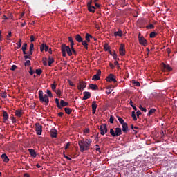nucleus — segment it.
<instances>
[{"mask_svg":"<svg viewBox=\"0 0 177 177\" xmlns=\"http://www.w3.org/2000/svg\"><path fill=\"white\" fill-rule=\"evenodd\" d=\"M43 46L44 48V50L45 52H48V50H49V46L45 44H43Z\"/></svg>","mask_w":177,"mask_h":177,"instance_id":"nucleus-43","label":"nucleus"},{"mask_svg":"<svg viewBox=\"0 0 177 177\" xmlns=\"http://www.w3.org/2000/svg\"><path fill=\"white\" fill-rule=\"evenodd\" d=\"M113 57L114 60H120V59L117 58V53H115V51L113 52Z\"/></svg>","mask_w":177,"mask_h":177,"instance_id":"nucleus-50","label":"nucleus"},{"mask_svg":"<svg viewBox=\"0 0 177 177\" xmlns=\"http://www.w3.org/2000/svg\"><path fill=\"white\" fill-rule=\"evenodd\" d=\"M109 122L111 124H114V117L113 115L110 116Z\"/></svg>","mask_w":177,"mask_h":177,"instance_id":"nucleus-46","label":"nucleus"},{"mask_svg":"<svg viewBox=\"0 0 177 177\" xmlns=\"http://www.w3.org/2000/svg\"><path fill=\"white\" fill-rule=\"evenodd\" d=\"M88 86L90 89H92L93 91H97L99 89V87H97V85L96 84H89Z\"/></svg>","mask_w":177,"mask_h":177,"instance_id":"nucleus-20","label":"nucleus"},{"mask_svg":"<svg viewBox=\"0 0 177 177\" xmlns=\"http://www.w3.org/2000/svg\"><path fill=\"white\" fill-rule=\"evenodd\" d=\"M59 104L61 106V108L62 107H67V106H68V102H66L64 100H61Z\"/></svg>","mask_w":177,"mask_h":177,"instance_id":"nucleus-21","label":"nucleus"},{"mask_svg":"<svg viewBox=\"0 0 177 177\" xmlns=\"http://www.w3.org/2000/svg\"><path fill=\"white\" fill-rule=\"evenodd\" d=\"M131 129H133L134 133H138V131L136 130H134L135 127L133 126V124L131 125Z\"/></svg>","mask_w":177,"mask_h":177,"instance_id":"nucleus-56","label":"nucleus"},{"mask_svg":"<svg viewBox=\"0 0 177 177\" xmlns=\"http://www.w3.org/2000/svg\"><path fill=\"white\" fill-rule=\"evenodd\" d=\"M34 73H35V71H34V70H32V68H30V71H29V74L30 75H34Z\"/></svg>","mask_w":177,"mask_h":177,"instance_id":"nucleus-52","label":"nucleus"},{"mask_svg":"<svg viewBox=\"0 0 177 177\" xmlns=\"http://www.w3.org/2000/svg\"><path fill=\"white\" fill-rule=\"evenodd\" d=\"M81 42H82V45H83V46H84V48L88 50V41L82 40V41H81Z\"/></svg>","mask_w":177,"mask_h":177,"instance_id":"nucleus-29","label":"nucleus"},{"mask_svg":"<svg viewBox=\"0 0 177 177\" xmlns=\"http://www.w3.org/2000/svg\"><path fill=\"white\" fill-rule=\"evenodd\" d=\"M3 120H4L3 122L9 120V115L6 111H3Z\"/></svg>","mask_w":177,"mask_h":177,"instance_id":"nucleus-15","label":"nucleus"},{"mask_svg":"<svg viewBox=\"0 0 177 177\" xmlns=\"http://www.w3.org/2000/svg\"><path fill=\"white\" fill-rule=\"evenodd\" d=\"M139 42L142 46H147V40L143 36H142V39L139 40Z\"/></svg>","mask_w":177,"mask_h":177,"instance_id":"nucleus-11","label":"nucleus"},{"mask_svg":"<svg viewBox=\"0 0 177 177\" xmlns=\"http://www.w3.org/2000/svg\"><path fill=\"white\" fill-rule=\"evenodd\" d=\"M147 28L148 30H153V28H154V25H153V24H151L147 26Z\"/></svg>","mask_w":177,"mask_h":177,"instance_id":"nucleus-44","label":"nucleus"},{"mask_svg":"<svg viewBox=\"0 0 177 177\" xmlns=\"http://www.w3.org/2000/svg\"><path fill=\"white\" fill-rule=\"evenodd\" d=\"M34 41H35L34 36L31 35L30 36V42H34Z\"/></svg>","mask_w":177,"mask_h":177,"instance_id":"nucleus-64","label":"nucleus"},{"mask_svg":"<svg viewBox=\"0 0 177 177\" xmlns=\"http://www.w3.org/2000/svg\"><path fill=\"white\" fill-rule=\"evenodd\" d=\"M47 94L44 95V91L42 90L39 91V99L41 103H45L46 105L49 104V97H53L52 91L50 90H47Z\"/></svg>","mask_w":177,"mask_h":177,"instance_id":"nucleus-1","label":"nucleus"},{"mask_svg":"<svg viewBox=\"0 0 177 177\" xmlns=\"http://www.w3.org/2000/svg\"><path fill=\"white\" fill-rule=\"evenodd\" d=\"M104 49L106 52H109L110 50V46L109 44H105L104 46Z\"/></svg>","mask_w":177,"mask_h":177,"instance_id":"nucleus-35","label":"nucleus"},{"mask_svg":"<svg viewBox=\"0 0 177 177\" xmlns=\"http://www.w3.org/2000/svg\"><path fill=\"white\" fill-rule=\"evenodd\" d=\"M36 74H37V75H41L42 74V69H36Z\"/></svg>","mask_w":177,"mask_h":177,"instance_id":"nucleus-41","label":"nucleus"},{"mask_svg":"<svg viewBox=\"0 0 177 177\" xmlns=\"http://www.w3.org/2000/svg\"><path fill=\"white\" fill-rule=\"evenodd\" d=\"M111 92H113V89H106V93H107V95H110Z\"/></svg>","mask_w":177,"mask_h":177,"instance_id":"nucleus-57","label":"nucleus"},{"mask_svg":"<svg viewBox=\"0 0 177 177\" xmlns=\"http://www.w3.org/2000/svg\"><path fill=\"white\" fill-rule=\"evenodd\" d=\"M115 136H120V135H122V130L121 129V128L116 127L115 129Z\"/></svg>","mask_w":177,"mask_h":177,"instance_id":"nucleus-14","label":"nucleus"},{"mask_svg":"<svg viewBox=\"0 0 177 177\" xmlns=\"http://www.w3.org/2000/svg\"><path fill=\"white\" fill-rule=\"evenodd\" d=\"M22 50H27V43H24L22 48Z\"/></svg>","mask_w":177,"mask_h":177,"instance_id":"nucleus-51","label":"nucleus"},{"mask_svg":"<svg viewBox=\"0 0 177 177\" xmlns=\"http://www.w3.org/2000/svg\"><path fill=\"white\" fill-rule=\"evenodd\" d=\"M55 62V59L50 57H48V66L52 67V64Z\"/></svg>","mask_w":177,"mask_h":177,"instance_id":"nucleus-24","label":"nucleus"},{"mask_svg":"<svg viewBox=\"0 0 177 177\" xmlns=\"http://www.w3.org/2000/svg\"><path fill=\"white\" fill-rule=\"evenodd\" d=\"M61 50L62 52V56L63 57H66V56H67V54L66 53V52L64 51V48L62 49V48L61 47Z\"/></svg>","mask_w":177,"mask_h":177,"instance_id":"nucleus-49","label":"nucleus"},{"mask_svg":"<svg viewBox=\"0 0 177 177\" xmlns=\"http://www.w3.org/2000/svg\"><path fill=\"white\" fill-rule=\"evenodd\" d=\"M35 131L37 135H42V125L39 124V123H36Z\"/></svg>","mask_w":177,"mask_h":177,"instance_id":"nucleus-6","label":"nucleus"},{"mask_svg":"<svg viewBox=\"0 0 177 177\" xmlns=\"http://www.w3.org/2000/svg\"><path fill=\"white\" fill-rule=\"evenodd\" d=\"M131 117H132L133 121H136L138 120V118H136V113H135V111H133L131 112Z\"/></svg>","mask_w":177,"mask_h":177,"instance_id":"nucleus-31","label":"nucleus"},{"mask_svg":"<svg viewBox=\"0 0 177 177\" xmlns=\"http://www.w3.org/2000/svg\"><path fill=\"white\" fill-rule=\"evenodd\" d=\"M71 49L73 53V55H77V51L75 50V49H74V47H71Z\"/></svg>","mask_w":177,"mask_h":177,"instance_id":"nucleus-54","label":"nucleus"},{"mask_svg":"<svg viewBox=\"0 0 177 177\" xmlns=\"http://www.w3.org/2000/svg\"><path fill=\"white\" fill-rule=\"evenodd\" d=\"M28 151H29L32 157H34V158L37 157V152H35V150H34L33 149H28Z\"/></svg>","mask_w":177,"mask_h":177,"instance_id":"nucleus-18","label":"nucleus"},{"mask_svg":"<svg viewBox=\"0 0 177 177\" xmlns=\"http://www.w3.org/2000/svg\"><path fill=\"white\" fill-rule=\"evenodd\" d=\"M57 85V84H56V82H54L51 84V89H52V91H53V92L55 91Z\"/></svg>","mask_w":177,"mask_h":177,"instance_id":"nucleus-33","label":"nucleus"},{"mask_svg":"<svg viewBox=\"0 0 177 177\" xmlns=\"http://www.w3.org/2000/svg\"><path fill=\"white\" fill-rule=\"evenodd\" d=\"M1 97H2L3 99H6V97H8V95H6V92H3L1 93L0 95Z\"/></svg>","mask_w":177,"mask_h":177,"instance_id":"nucleus-40","label":"nucleus"},{"mask_svg":"<svg viewBox=\"0 0 177 177\" xmlns=\"http://www.w3.org/2000/svg\"><path fill=\"white\" fill-rule=\"evenodd\" d=\"M119 52L120 56H125V45L124 44H120Z\"/></svg>","mask_w":177,"mask_h":177,"instance_id":"nucleus-9","label":"nucleus"},{"mask_svg":"<svg viewBox=\"0 0 177 177\" xmlns=\"http://www.w3.org/2000/svg\"><path fill=\"white\" fill-rule=\"evenodd\" d=\"M86 88V83L84 81H80L77 84L78 91H84Z\"/></svg>","mask_w":177,"mask_h":177,"instance_id":"nucleus-5","label":"nucleus"},{"mask_svg":"<svg viewBox=\"0 0 177 177\" xmlns=\"http://www.w3.org/2000/svg\"><path fill=\"white\" fill-rule=\"evenodd\" d=\"M64 110L66 114H71L73 112V109H71V108H64Z\"/></svg>","mask_w":177,"mask_h":177,"instance_id":"nucleus-28","label":"nucleus"},{"mask_svg":"<svg viewBox=\"0 0 177 177\" xmlns=\"http://www.w3.org/2000/svg\"><path fill=\"white\" fill-rule=\"evenodd\" d=\"M133 84L135 85V86H140V83L139 82L133 80Z\"/></svg>","mask_w":177,"mask_h":177,"instance_id":"nucleus-47","label":"nucleus"},{"mask_svg":"<svg viewBox=\"0 0 177 177\" xmlns=\"http://www.w3.org/2000/svg\"><path fill=\"white\" fill-rule=\"evenodd\" d=\"M122 132H124V133H127L128 132V124L124 123L123 124H122Z\"/></svg>","mask_w":177,"mask_h":177,"instance_id":"nucleus-17","label":"nucleus"},{"mask_svg":"<svg viewBox=\"0 0 177 177\" xmlns=\"http://www.w3.org/2000/svg\"><path fill=\"white\" fill-rule=\"evenodd\" d=\"M69 42L71 43V48H73L74 47V41H73V37H69L68 38Z\"/></svg>","mask_w":177,"mask_h":177,"instance_id":"nucleus-30","label":"nucleus"},{"mask_svg":"<svg viewBox=\"0 0 177 177\" xmlns=\"http://www.w3.org/2000/svg\"><path fill=\"white\" fill-rule=\"evenodd\" d=\"M110 134L113 138H115V131L113 129H110Z\"/></svg>","mask_w":177,"mask_h":177,"instance_id":"nucleus-38","label":"nucleus"},{"mask_svg":"<svg viewBox=\"0 0 177 177\" xmlns=\"http://www.w3.org/2000/svg\"><path fill=\"white\" fill-rule=\"evenodd\" d=\"M25 67H27V66H31V61L30 60H26L25 64H24Z\"/></svg>","mask_w":177,"mask_h":177,"instance_id":"nucleus-45","label":"nucleus"},{"mask_svg":"<svg viewBox=\"0 0 177 177\" xmlns=\"http://www.w3.org/2000/svg\"><path fill=\"white\" fill-rule=\"evenodd\" d=\"M86 140L87 141H84L82 140L78 141V145L81 153H84V151H88V150H89V146L92 145V140L86 139Z\"/></svg>","mask_w":177,"mask_h":177,"instance_id":"nucleus-2","label":"nucleus"},{"mask_svg":"<svg viewBox=\"0 0 177 177\" xmlns=\"http://www.w3.org/2000/svg\"><path fill=\"white\" fill-rule=\"evenodd\" d=\"M139 109H140V110H141L142 111H144L145 113H146V111H147V109H146V108H143V106L142 105H140Z\"/></svg>","mask_w":177,"mask_h":177,"instance_id":"nucleus-48","label":"nucleus"},{"mask_svg":"<svg viewBox=\"0 0 177 177\" xmlns=\"http://www.w3.org/2000/svg\"><path fill=\"white\" fill-rule=\"evenodd\" d=\"M118 120L119 121V122L121 124V125L125 124V121H124V119H122V118L118 116Z\"/></svg>","mask_w":177,"mask_h":177,"instance_id":"nucleus-34","label":"nucleus"},{"mask_svg":"<svg viewBox=\"0 0 177 177\" xmlns=\"http://www.w3.org/2000/svg\"><path fill=\"white\" fill-rule=\"evenodd\" d=\"M15 115L16 117H18V118H20V117H21V115H23V111L21 110H16L15 112Z\"/></svg>","mask_w":177,"mask_h":177,"instance_id":"nucleus-19","label":"nucleus"},{"mask_svg":"<svg viewBox=\"0 0 177 177\" xmlns=\"http://www.w3.org/2000/svg\"><path fill=\"white\" fill-rule=\"evenodd\" d=\"M161 68L162 71H172V68L169 65L164 64V62L161 64Z\"/></svg>","mask_w":177,"mask_h":177,"instance_id":"nucleus-7","label":"nucleus"},{"mask_svg":"<svg viewBox=\"0 0 177 177\" xmlns=\"http://www.w3.org/2000/svg\"><path fill=\"white\" fill-rule=\"evenodd\" d=\"M62 49H64V51L66 52L68 56H73V52L71 51V48L68 46H66V44H63L61 46Z\"/></svg>","mask_w":177,"mask_h":177,"instance_id":"nucleus-3","label":"nucleus"},{"mask_svg":"<svg viewBox=\"0 0 177 177\" xmlns=\"http://www.w3.org/2000/svg\"><path fill=\"white\" fill-rule=\"evenodd\" d=\"M29 50H34V44H30Z\"/></svg>","mask_w":177,"mask_h":177,"instance_id":"nucleus-55","label":"nucleus"},{"mask_svg":"<svg viewBox=\"0 0 177 177\" xmlns=\"http://www.w3.org/2000/svg\"><path fill=\"white\" fill-rule=\"evenodd\" d=\"M91 38H93V37L91 34L86 33L85 36L86 41L87 42H91Z\"/></svg>","mask_w":177,"mask_h":177,"instance_id":"nucleus-23","label":"nucleus"},{"mask_svg":"<svg viewBox=\"0 0 177 177\" xmlns=\"http://www.w3.org/2000/svg\"><path fill=\"white\" fill-rule=\"evenodd\" d=\"M24 59H30V60H31V55H25L24 56Z\"/></svg>","mask_w":177,"mask_h":177,"instance_id":"nucleus-61","label":"nucleus"},{"mask_svg":"<svg viewBox=\"0 0 177 177\" xmlns=\"http://www.w3.org/2000/svg\"><path fill=\"white\" fill-rule=\"evenodd\" d=\"M75 39H76L77 42H82V37L80 35H75Z\"/></svg>","mask_w":177,"mask_h":177,"instance_id":"nucleus-25","label":"nucleus"},{"mask_svg":"<svg viewBox=\"0 0 177 177\" xmlns=\"http://www.w3.org/2000/svg\"><path fill=\"white\" fill-rule=\"evenodd\" d=\"M50 132L51 138H57V130L56 129H52Z\"/></svg>","mask_w":177,"mask_h":177,"instance_id":"nucleus-12","label":"nucleus"},{"mask_svg":"<svg viewBox=\"0 0 177 177\" xmlns=\"http://www.w3.org/2000/svg\"><path fill=\"white\" fill-rule=\"evenodd\" d=\"M99 80H100V77L97 75H94L92 77L93 81H99Z\"/></svg>","mask_w":177,"mask_h":177,"instance_id":"nucleus-32","label":"nucleus"},{"mask_svg":"<svg viewBox=\"0 0 177 177\" xmlns=\"http://www.w3.org/2000/svg\"><path fill=\"white\" fill-rule=\"evenodd\" d=\"M17 49H20L21 48V39H19L18 43H17Z\"/></svg>","mask_w":177,"mask_h":177,"instance_id":"nucleus-39","label":"nucleus"},{"mask_svg":"<svg viewBox=\"0 0 177 177\" xmlns=\"http://www.w3.org/2000/svg\"><path fill=\"white\" fill-rule=\"evenodd\" d=\"M102 74V71L98 70L97 71V73L95 74V75H97L98 77H100V75Z\"/></svg>","mask_w":177,"mask_h":177,"instance_id":"nucleus-58","label":"nucleus"},{"mask_svg":"<svg viewBox=\"0 0 177 177\" xmlns=\"http://www.w3.org/2000/svg\"><path fill=\"white\" fill-rule=\"evenodd\" d=\"M83 94L84 95L82 98V100H86L87 99H89V97H91V93L88 91H84Z\"/></svg>","mask_w":177,"mask_h":177,"instance_id":"nucleus-16","label":"nucleus"},{"mask_svg":"<svg viewBox=\"0 0 177 177\" xmlns=\"http://www.w3.org/2000/svg\"><path fill=\"white\" fill-rule=\"evenodd\" d=\"M54 92L55 93H56L57 96H58L59 97L62 96V91H60V89L55 90Z\"/></svg>","mask_w":177,"mask_h":177,"instance_id":"nucleus-36","label":"nucleus"},{"mask_svg":"<svg viewBox=\"0 0 177 177\" xmlns=\"http://www.w3.org/2000/svg\"><path fill=\"white\" fill-rule=\"evenodd\" d=\"M109 67H110L112 70H114V68H115L114 64H113L112 63H109Z\"/></svg>","mask_w":177,"mask_h":177,"instance_id":"nucleus-59","label":"nucleus"},{"mask_svg":"<svg viewBox=\"0 0 177 177\" xmlns=\"http://www.w3.org/2000/svg\"><path fill=\"white\" fill-rule=\"evenodd\" d=\"M156 35H157V33H156V32H152L150 33L149 37L150 38H155Z\"/></svg>","mask_w":177,"mask_h":177,"instance_id":"nucleus-42","label":"nucleus"},{"mask_svg":"<svg viewBox=\"0 0 177 177\" xmlns=\"http://www.w3.org/2000/svg\"><path fill=\"white\" fill-rule=\"evenodd\" d=\"M11 120H12V122L13 123V124H16V118H15V117H12V118H11Z\"/></svg>","mask_w":177,"mask_h":177,"instance_id":"nucleus-60","label":"nucleus"},{"mask_svg":"<svg viewBox=\"0 0 177 177\" xmlns=\"http://www.w3.org/2000/svg\"><path fill=\"white\" fill-rule=\"evenodd\" d=\"M87 6L88 12H91V13H95V10L96 9V8L92 6V2L88 3Z\"/></svg>","mask_w":177,"mask_h":177,"instance_id":"nucleus-10","label":"nucleus"},{"mask_svg":"<svg viewBox=\"0 0 177 177\" xmlns=\"http://www.w3.org/2000/svg\"><path fill=\"white\" fill-rule=\"evenodd\" d=\"M99 130L100 131L101 135L104 136L106 135V133H107L108 130H107V124H102Z\"/></svg>","mask_w":177,"mask_h":177,"instance_id":"nucleus-4","label":"nucleus"},{"mask_svg":"<svg viewBox=\"0 0 177 177\" xmlns=\"http://www.w3.org/2000/svg\"><path fill=\"white\" fill-rule=\"evenodd\" d=\"M115 37H122V31L118 30L114 33Z\"/></svg>","mask_w":177,"mask_h":177,"instance_id":"nucleus-27","label":"nucleus"},{"mask_svg":"<svg viewBox=\"0 0 177 177\" xmlns=\"http://www.w3.org/2000/svg\"><path fill=\"white\" fill-rule=\"evenodd\" d=\"M16 68H17V66H16V65H12V67H11V68H10V70H11L12 71H15V70H16Z\"/></svg>","mask_w":177,"mask_h":177,"instance_id":"nucleus-53","label":"nucleus"},{"mask_svg":"<svg viewBox=\"0 0 177 177\" xmlns=\"http://www.w3.org/2000/svg\"><path fill=\"white\" fill-rule=\"evenodd\" d=\"M70 142H68L66 146H65V150H67V149H68V147H70Z\"/></svg>","mask_w":177,"mask_h":177,"instance_id":"nucleus-62","label":"nucleus"},{"mask_svg":"<svg viewBox=\"0 0 177 177\" xmlns=\"http://www.w3.org/2000/svg\"><path fill=\"white\" fill-rule=\"evenodd\" d=\"M136 114H137V117H139V115H142V112H140V111L138 110L136 112Z\"/></svg>","mask_w":177,"mask_h":177,"instance_id":"nucleus-63","label":"nucleus"},{"mask_svg":"<svg viewBox=\"0 0 177 177\" xmlns=\"http://www.w3.org/2000/svg\"><path fill=\"white\" fill-rule=\"evenodd\" d=\"M1 158L4 161V162H9V158H8V156H6V154H2Z\"/></svg>","mask_w":177,"mask_h":177,"instance_id":"nucleus-22","label":"nucleus"},{"mask_svg":"<svg viewBox=\"0 0 177 177\" xmlns=\"http://www.w3.org/2000/svg\"><path fill=\"white\" fill-rule=\"evenodd\" d=\"M92 113L93 114H95L96 113V109H97V104H96V101H93L92 102Z\"/></svg>","mask_w":177,"mask_h":177,"instance_id":"nucleus-13","label":"nucleus"},{"mask_svg":"<svg viewBox=\"0 0 177 177\" xmlns=\"http://www.w3.org/2000/svg\"><path fill=\"white\" fill-rule=\"evenodd\" d=\"M154 113H156V109H151L147 114L148 117H150V115H151V114H154Z\"/></svg>","mask_w":177,"mask_h":177,"instance_id":"nucleus-26","label":"nucleus"},{"mask_svg":"<svg viewBox=\"0 0 177 177\" xmlns=\"http://www.w3.org/2000/svg\"><path fill=\"white\" fill-rule=\"evenodd\" d=\"M108 82H117V80H115V76L113 74H109L108 77L106 78Z\"/></svg>","mask_w":177,"mask_h":177,"instance_id":"nucleus-8","label":"nucleus"},{"mask_svg":"<svg viewBox=\"0 0 177 177\" xmlns=\"http://www.w3.org/2000/svg\"><path fill=\"white\" fill-rule=\"evenodd\" d=\"M55 103H56V104H57V107L58 109H62V106H60V102H59V99H58V98H56V99H55Z\"/></svg>","mask_w":177,"mask_h":177,"instance_id":"nucleus-37","label":"nucleus"}]
</instances>
